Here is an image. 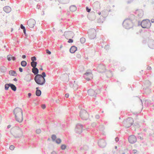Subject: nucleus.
<instances>
[{"instance_id":"f257e3e1","label":"nucleus","mask_w":154,"mask_h":154,"mask_svg":"<svg viewBox=\"0 0 154 154\" xmlns=\"http://www.w3.org/2000/svg\"><path fill=\"white\" fill-rule=\"evenodd\" d=\"M46 74L45 72H43L41 74H38L34 78V80L36 83L38 85H43L46 82L45 77H46Z\"/></svg>"},{"instance_id":"f03ea898","label":"nucleus","mask_w":154,"mask_h":154,"mask_svg":"<svg viewBox=\"0 0 154 154\" xmlns=\"http://www.w3.org/2000/svg\"><path fill=\"white\" fill-rule=\"evenodd\" d=\"M137 23L138 26H141V27L143 28L148 29L150 27L151 25L150 20L148 19L143 20L141 23H140V21H138Z\"/></svg>"},{"instance_id":"7ed1b4c3","label":"nucleus","mask_w":154,"mask_h":154,"mask_svg":"<svg viewBox=\"0 0 154 154\" xmlns=\"http://www.w3.org/2000/svg\"><path fill=\"white\" fill-rule=\"evenodd\" d=\"M80 117L83 120L90 121L91 120L89 119V114L87 111L85 109H81L79 112Z\"/></svg>"},{"instance_id":"20e7f679","label":"nucleus","mask_w":154,"mask_h":154,"mask_svg":"<svg viewBox=\"0 0 154 154\" xmlns=\"http://www.w3.org/2000/svg\"><path fill=\"white\" fill-rule=\"evenodd\" d=\"M123 27L127 29L132 28L133 26V22L128 18L125 19L122 23Z\"/></svg>"},{"instance_id":"39448f33","label":"nucleus","mask_w":154,"mask_h":154,"mask_svg":"<svg viewBox=\"0 0 154 154\" xmlns=\"http://www.w3.org/2000/svg\"><path fill=\"white\" fill-rule=\"evenodd\" d=\"M100 92V89L98 88L95 90L91 88L88 90V94L90 96L96 97L97 95Z\"/></svg>"},{"instance_id":"423d86ee","label":"nucleus","mask_w":154,"mask_h":154,"mask_svg":"<svg viewBox=\"0 0 154 154\" xmlns=\"http://www.w3.org/2000/svg\"><path fill=\"white\" fill-rule=\"evenodd\" d=\"M87 128L85 125L78 123L77 124L75 128V131L76 133L80 134L82 133L83 130L86 129Z\"/></svg>"},{"instance_id":"0eeeda50","label":"nucleus","mask_w":154,"mask_h":154,"mask_svg":"<svg viewBox=\"0 0 154 154\" xmlns=\"http://www.w3.org/2000/svg\"><path fill=\"white\" fill-rule=\"evenodd\" d=\"M14 114L15 115V117L17 116H23V111L22 109L19 107L16 108L13 110Z\"/></svg>"},{"instance_id":"6e6552de","label":"nucleus","mask_w":154,"mask_h":154,"mask_svg":"<svg viewBox=\"0 0 154 154\" xmlns=\"http://www.w3.org/2000/svg\"><path fill=\"white\" fill-rule=\"evenodd\" d=\"M88 33L89 37L91 39H94L96 36V32L95 29H89Z\"/></svg>"},{"instance_id":"1a4fd4ad","label":"nucleus","mask_w":154,"mask_h":154,"mask_svg":"<svg viewBox=\"0 0 154 154\" xmlns=\"http://www.w3.org/2000/svg\"><path fill=\"white\" fill-rule=\"evenodd\" d=\"M133 122V119L131 117H129L124 122L125 126L127 128H129L132 125Z\"/></svg>"},{"instance_id":"9d476101","label":"nucleus","mask_w":154,"mask_h":154,"mask_svg":"<svg viewBox=\"0 0 154 154\" xmlns=\"http://www.w3.org/2000/svg\"><path fill=\"white\" fill-rule=\"evenodd\" d=\"M93 76V74L90 72H86L84 75L85 79L88 81L91 80L92 79Z\"/></svg>"},{"instance_id":"9b49d317","label":"nucleus","mask_w":154,"mask_h":154,"mask_svg":"<svg viewBox=\"0 0 154 154\" xmlns=\"http://www.w3.org/2000/svg\"><path fill=\"white\" fill-rule=\"evenodd\" d=\"M137 17L140 18L142 17L143 15V11L142 9L137 10L134 12Z\"/></svg>"},{"instance_id":"f8f14e48","label":"nucleus","mask_w":154,"mask_h":154,"mask_svg":"<svg viewBox=\"0 0 154 154\" xmlns=\"http://www.w3.org/2000/svg\"><path fill=\"white\" fill-rule=\"evenodd\" d=\"M137 140L136 137L134 135H131L128 137L129 142L131 144L135 143L137 141Z\"/></svg>"},{"instance_id":"ddd939ff","label":"nucleus","mask_w":154,"mask_h":154,"mask_svg":"<svg viewBox=\"0 0 154 154\" xmlns=\"http://www.w3.org/2000/svg\"><path fill=\"white\" fill-rule=\"evenodd\" d=\"M35 23V21L34 19H31L28 21L27 24L29 27L32 28L34 27Z\"/></svg>"},{"instance_id":"4468645a","label":"nucleus","mask_w":154,"mask_h":154,"mask_svg":"<svg viewBox=\"0 0 154 154\" xmlns=\"http://www.w3.org/2000/svg\"><path fill=\"white\" fill-rule=\"evenodd\" d=\"M148 45L151 49H154V40L148 38Z\"/></svg>"},{"instance_id":"2eb2a0df","label":"nucleus","mask_w":154,"mask_h":154,"mask_svg":"<svg viewBox=\"0 0 154 154\" xmlns=\"http://www.w3.org/2000/svg\"><path fill=\"white\" fill-rule=\"evenodd\" d=\"M99 146L101 148H104L106 146V143L103 139H100L98 141Z\"/></svg>"},{"instance_id":"dca6fc26","label":"nucleus","mask_w":154,"mask_h":154,"mask_svg":"<svg viewBox=\"0 0 154 154\" xmlns=\"http://www.w3.org/2000/svg\"><path fill=\"white\" fill-rule=\"evenodd\" d=\"M151 85V83L149 80H146L144 83V85L146 86V88H144L143 89L144 90H148V91H149L150 89L149 88V87Z\"/></svg>"},{"instance_id":"f3484780","label":"nucleus","mask_w":154,"mask_h":154,"mask_svg":"<svg viewBox=\"0 0 154 154\" xmlns=\"http://www.w3.org/2000/svg\"><path fill=\"white\" fill-rule=\"evenodd\" d=\"M88 16L89 19L91 20H93L95 19L96 18L95 13L93 11H92L89 14Z\"/></svg>"},{"instance_id":"a211bd4d","label":"nucleus","mask_w":154,"mask_h":154,"mask_svg":"<svg viewBox=\"0 0 154 154\" xmlns=\"http://www.w3.org/2000/svg\"><path fill=\"white\" fill-rule=\"evenodd\" d=\"M98 69L101 70L100 71L101 72H105L106 70L105 66L102 64H100L98 66Z\"/></svg>"},{"instance_id":"6ab92c4d","label":"nucleus","mask_w":154,"mask_h":154,"mask_svg":"<svg viewBox=\"0 0 154 154\" xmlns=\"http://www.w3.org/2000/svg\"><path fill=\"white\" fill-rule=\"evenodd\" d=\"M77 50V47L74 45L72 46L69 49V52L72 54H73Z\"/></svg>"},{"instance_id":"aec40b11","label":"nucleus","mask_w":154,"mask_h":154,"mask_svg":"<svg viewBox=\"0 0 154 154\" xmlns=\"http://www.w3.org/2000/svg\"><path fill=\"white\" fill-rule=\"evenodd\" d=\"M32 72L35 75L37 76L39 73V70L37 68L35 67V66L32 69Z\"/></svg>"},{"instance_id":"412c9836","label":"nucleus","mask_w":154,"mask_h":154,"mask_svg":"<svg viewBox=\"0 0 154 154\" xmlns=\"http://www.w3.org/2000/svg\"><path fill=\"white\" fill-rule=\"evenodd\" d=\"M3 10L6 13H8L11 11V8L9 6H6L3 8Z\"/></svg>"},{"instance_id":"4be33fe9","label":"nucleus","mask_w":154,"mask_h":154,"mask_svg":"<svg viewBox=\"0 0 154 154\" xmlns=\"http://www.w3.org/2000/svg\"><path fill=\"white\" fill-rule=\"evenodd\" d=\"M9 74L10 75L14 76H16L17 75L16 71L14 70H10L9 71Z\"/></svg>"},{"instance_id":"5701e85b","label":"nucleus","mask_w":154,"mask_h":154,"mask_svg":"<svg viewBox=\"0 0 154 154\" xmlns=\"http://www.w3.org/2000/svg\"><path fill=\"white\" fill-rule=\"evenodd\" d=\"M15 118L16 121L20 123L22 122L23 120V116H17V117H15Z\"/></svg>"},{"instance_id":"b1692460","label":"nucleus","mask_w":154,"mask_h":154,"mask_svg":"<svg viewBox=\"0 0 154 154\" xmlns=\"http://www.w3.org/2000/svg\"><path fill=\"white\" fill-rule=\"evenodd\" d=\"M69 9L71 11L74 12L77 9V7L75 5H72L70 6Z\"/></svg>"},{"instance_id":"393cba45","label":"nucleus","mask_w":154,"mask_h":154,"mask_svg":"<svg viewBox=\"0 0 154 154\" xmlns=\"http://www.w3.org/2000/svg\"><path fill=\"white\" fill-rule=\"evenodd\" d=\"M10 87L14 91H15L17 90V87L15 85L12 83H10Z\"/></svg>"},{"instance_id":"a878e982","label":"nucleus","mask_w":154,"mask_h":154,"mask_svg":"<svg viewBox=\"0 0 154 154\" xmlns=\"http://www.w3.org/2000/svg\"><path fill=\"white\" fill-rule=\"evenodd\" d=\"M0 70L2 72L5 73L7 71V68L4 66H2L0 67Z\"/></svg>"},{"instance_id":"bb28decb","label":"nucleus","mask_w":154,"mask_h":154,"mask_svg":"<svg viewBox=\"0 0 154 154\" xmlns=\"http://www.w3.org/2000/svg\"><path fill=\"white\" fill-rule=\"evenodd\" d=\"M136 16L133 14H131L130 16V17L128 19L133 21H136V20H134L135 18V17Z\"/></svg>"},{"instance_id":"cd10ccee","label":"nucleus","mask_w":154,"mask_h":154,"mask_svg":"<svg viewBox=\"0 0 154 154\" xmlns=\"http://www.w3.org/2000/svg\"><path fill=\"white\" fill-rule=\"evenodd\" d=\"M41 94L42 92L40 90H37L36 91L35 94L36 96L39 97L41 96Z\"/></svg>"},{"instance_id":"c85d7f7f","label":"nucleus","mask_w":154,"mask_h":154,"mask_svg":"<svg viewBox=\"0 0 154 154\" xmlns=\"http://www.w3.org/2000/svg\"><path fill=\"white\" fill-rule=\"evenodd\" d=\"M58 1L63 4H67L69 2V0H58Z\"/></svg>"},{"instance_id":"c756f323","label":"nucleus","mask_w":154,"mask_h":154,"mask_svg":"<svg viewBox=\"0 0 154 154\" xmlns=\"http://www.w3.org/2000/svg\"><path fill=\"white\" fill-rule=\"evenodd\" d=\"M104 19L105 18H104L103 17H102V18H100L97 20V22L99 23H103V22Z\"/></svg>"},{"instance_id":"7c9ffc66","label":"nucleus","mask_w":154,"mask_h":154,"mask_svg":"<svg viewBox=\"0 0 154 154\" xmlns=\"http://www.w3.org/2000/svg\"><path fill=\"white\" fill-rule=\"evenodd\" d=\"M27 62L25 60H23L21 61L20 64L23 67H25L27 65Z\"/></svg>"},{"instance_id":"2f4dec72","label":"nucleus","mask_w":154,"mask_h":154,"mask_svg":"<svg viewBox=\"0 0 154 154\" xmlns=\"http://www.w3.org/2000/svg\"><path fill=\"white\" fill-rule=\"evenodd\" d=\"M80 149L81 150H87L88 149V146L86 145H84L83 147L80 148Z\"/></svg>"},{"instance_id":"473e14b6","label":"nucleus","mask_w":154,"mask_h":154,"mask_svg":"<svg viewBox=\"0 0 154 154\" xmlns=\"http://www.w3.org/2000/svg\"><path fill=\"white\" fill-rule=\"evenodd\" d=\"M10 83L6 84L5 85V89L6 90H8L10 87Z\"/></svg>"},{"instance_id":"72a5a7b5","label":"nucleus","mask_w":154,"mask_h":154,"mask_svg":"<svg viewBox=\"0 0 154 154\" xmlns=\"http://www.w3.org/2000/svg\"><path fill=\"white\" fill-rule=\"evenodd\" d=\"M37 63V62L32 63V62H31L30 63L31 65V66L32 67V68H33L34 67H35H35H36Z\"/></svg>"},{"instance_id":"f704fd0d","label":"nucleus","mask_w":154,"mask_h":154,"mask_svg":"<svg viewBox=\"0 0 154 154\" xmlns=\"http://www.w3.org/2000/svg\"><path fill=\"white\" fill-rule=\"evenodd\" d=\"M31 60L32 61L31 62H32V63H34V62H36L35 61L37 60L36 57L35 56L32 57H31Z\"/></svg>"},{"instance_id":"c9c22d12","label":"nucleus","mask_w":154,"mask_h":154,"mask_svg":"<svg viewBox=\"0 0 154 154\" xmlns=\"http://www.w3.org/2000/svg\"><path fill=\"white\" fill-rule=\"evenodd\" d=\"M80 41L82 44L84 43L85 42V39L84 37H82L80 39Z\"/></svg>"},{"instance_id":"e433bc0d","label":"nucleus","mask_w":154,"mask_h":154,"mask_svg":"<svg viewBox=\"0 0 154 154\" xmlns=\"http://www.w3.org/2000/svg\"><path fill=\"white\" fill-rule=\"evenodd\" d=\"M56 143L58 144H59L61 142V139L60 138H57L56 140L55 141Z\"/></svg>"},{"instance_id":"4c0bfd02","label":"nucleus","mask_w":154,"mask_h":154,"mask_svg":"<svg viewBox=\"0 0 154 154\" xmlns=\"http://www.w3.org/2000/svg\"><path fill=\"white\" fill-rule=\"evenodd\" d=\"M57 137L55 135L53 134L51 136V139L53 141H55L56 140V139Z\"/></svg>"},{"instance_id":"58836bf2","label":"nucleus","mask_w":154,"mask_h":154,"mask_svg":"<svg viewBox=\"0 0 154 154\" xmlns=\"http://www.w3.org/2000/svg\"><path fill=\"white\" fill-rule=\"evenodd\" d=\"M65 34L66 35H73V33L71 31H68L67 32H65Z\"/></svg>"},{"instance_id":"ea45409f","label":"nucleus","mask_w":154,"mask_h":154,"mask_svg":"<svg viewBox=\"0 0 154 154\" xmlns=\"http://www.w3.org/2000/svg\"><path fill=\"white\" fill-rule=\"evenodd\" d=\"M66 146L65 144H62L60 147L61 149L62 150H64L66 148Z\"/></svg>"},{"instance_id":"a19ab883","label":"nucleus","mask_w":154,"mask_h":154,"mask_svg":"<svg viewBox=\"0 0 154 154\" xmlns=\"http://www.w3.org/2000/svg\"><path fill=\"white\" fill-rule=\"evenodd\" d=\"M12 56L11 55H8L7 57V59L9 61H11L12 59Z\"/></svg>"},{"instance_id":"79ce46f5","label":"nucleus","mask_w":154,"mask_h":154,"mask_svg":"<svg viewBox=\"0 0 154 154\" xmlns=\"http://www.w3.org/2000/svg\"><path fill=\"white\" fill-rule=\"evenodd\" d=\"M15 148L14 146L13 145H11L9 146V149L11 150H13Z\"/></svg>"},{"instance_id":"37998d69","label":"nucleus","mask_w":154,"mask_h":154,"mask_svg":"<svg viewBox=\"0 0 154 154\" xmlns=\"http://www.w3.org/2000/svg\"><path fill=\"white\" fill-rule=\"evenodd\" d=\"M41 130L40 129H37L36 130V131H35L36 133L37 134H39L41 132Z\"/></svg>"},{"instance_id":"c03bdc74","label":"nucleus","mask_w":154,"mask_h":154,"mask_svg":"<svg viewBox=\"0 0 154 154\" xmlns=\"http://www.w3.org/2000/svg\"><path fill=\"white\" fill-rule=\"evenodd\" d=\"M86 10L88 12H90L91 11V8H89L88 7V6L86 7Z\"/></svg>"},{"instance_id":"a18cd8bd","label":"nucleus","mask_w":154,"mask_h":154,"mask_svg":"<svg viewBox=\"0 0 154 154\" xmlns=\"http://www.w3.org/2000/svg\"><path fill=\"white\" fill-rule=\"evenodd\" d=\"M20 26V28L23 30L26 29L25 27L22 24H21Z\"/></svg>"},{"instance_id":"49530a36","label":"nucleus","mask_w":154,"mask_h":154,"mask_svg":"<svg viewBox=\"0 0 154 154\" xmlns=\"http://www.w3.org/2000/svg\"><path fill=\"white\" fill-rule=\"evenodd\" d=\"M137 150L136 149H133L131 152V153L135 154L137 153Z\"/></svg>"},{"instance_id":"de8ad7c7","label":"nucleus","mask_w":154,"mask_h":154,"mask_svg":"<svg viewBox=\"0 0 154 154\" xmlns=\"http://www.w3.org/2000/svg\"><path fill=\"white\" fill-rule=\"evenodd\" d=\"M73 40L71 38H69L68 39V41L67 42L69 43H72L73 42Z\"/></svg>"},{"instance_id":"09e8293b","label":"nucleus","mask_w":154,"mask_h":154,"mask_svg":"<svg viewBox=\"0 0 154 154\" xmlns=\"http://www.w3.org/2000/svg\"><path fill=\"white\" fill-rule=\"evenodd\" d=\"M99 128L100 129V130L101 131H103L104 129L103 126L102 125H100Z\"/></svg>"},{"instance_id":"8fccbe9b","label":"nucleus","mask_w":154,"mask_h":154,"mask_svg":"<svg viewBox=\"0 0 154 154\" xmlns=\"http://www.w3.org/2000/svg\"><path fill=\"white\" fill-rule=\"evenodd\" d=\"M46 53L50 55L51 54V52L48 49L46 50Z\"/></svg>"},{"instance_id":"3c124183","label":"nucleus","mask_w":154,"mask_h":154,"mask_svg":"<svg viewBox=\"0 0 154 154\" xmlns=\"http://www.w3.org/2000/svg\"><path fill=\"white\" fill-rule=\"evenodd\" d=\"M147 41V42H148V39L147 38L146 39H144L143 41V43L144 44H146V41Z\"/></svg>"},{"instance_id":"603ef678","label":"nucleus","mask_w":154,"mask_h":154,"mask_svg":"<svg viewBox=\"0 0 154 154\" xmlns=\"http://www.w3.org/2000/svg\"><path fill=\"white\" fill-rule=\"evenodd\" d=\"M46 106L45 104H42L41 105V107L43 109H45L46 108Z\"/></svg>"},{"instance_id":"864d4df0","label":"nucleus","mask_w":154,"mask_h":154,"mask_svg":"<svg viewBox=\"0 0 154 154\" xmlns=\"http://www.w3.org/2000/svg\"><path fill=\"white\" fill-rule=\"evenodd\" d=\"M108 74H109L110 75V76L111 77L112 76V71H111L110 70H109L108 72Z\"/></svg>"},{"instance_id":"5fc2aeb1","label":"nucleus","mask_w":154,"mask_h":154,"mask_svg":"<svg viewBox=\"0 0 154 154\" xmlns=\"http://www.w3.org/2000/svg\"><path fill=\"white\" fill-rule=\"evenodd\" d=\"M12 59L13 61H14L16 60V58L14 56H12Z\"/></svg>"},{"instance_id":"6e6d98bb","label":"nucleus","mask_w":154,"mask_h":154,"mask_svg":"<svg viewBox=\"0 0 154 154\" xmlns=\"http://www.w3.org/2000/svg\"><path fill=\"white\" fill-rule=\"evenodd\" d=\"M41 8V6L40 4H38L36 6V8L38 9H39Z\"/></svg>"},{"instance_id":"4d7b16f0","label":"nucleus","mask_w":154,"mask_h":154,"mask_svg":"<svg viewBox=\"0 0 154 154\" xmlns=\"http://www.w3.org/2000/svg\"><path fill=\"white\" fill-rule=\"evenodd\" d=\"M23 32L24 35H25L26 36H27V34L26 33V29H24V30H23Z\"/></svg>"},{"instance_id":"13d9d810","label":"nucleus","mask_w":154,"mask_h":154,"mask_svg":"<svg viewBox=\"0 0 154 154\" xmlns=\"http://www.w3.org/2000/svg\"><path fill=\"white\" fill-rule=\"evenodd\" d=\"M81 55L79 54H77L76 55V57L79 58H80L81 57Z\"/></svg>"},{"instance_id":"bf43d9fd","label":"nucleus","mask_w":154,"mask_h":154,"mask_svg":"<svg viewBox=\"0 0 154 154\" xmlns=\"http://www.w3.org/2000/svg\"><path fill=\"white\" fill-rule=\"evenodd\" d=\"M19 70L20 72H22L23 71V69L21 67H19Z\"/></svg>"},{"instance_id":"052dcab7","label":"nucleus","mask_w":154,"mask_h":154,"mask_svg":"<svg viewBox=\"0 0 154 154\" xmlns=\"http://www.w3.org/2000/svg\"><path fill=\"white\" fill-rule=\"evenodd\" d=\"M109 45H106L104 47L105 49H106V50H107L109 48Z\"/></svg>"},{"instance_id":"680f3d73","label":"nucleus","mask_w":154,"mask_h":154,"mask_svg":"<svg viewBox=\"0 0 154 154\" xmlns=\"http://www.w3.org/2000/svg\"><path fill=\"white\" fill-rule=\"evenodd\" d=\"M115 140L116 142H118L119 140V138L118 137H116L115 138Z\"/></svg>"},{"instance_id":"e2e57ef3","label":"nucleus","mask_w":154,"mask_h":154,"mask_svg":"<svg viewBox=\"0 0 154 154\" xmlns=\"http://www.w3.org/2000/svg\"><path fill=\"white\" fill-rule=\"evenodd\" d=\"M92 126L93 127H95L96 126V124L95 123H93L92 124Z\"/></svg>"},{"instance_id":"0e129e2a","label":"nucleus","mask_w":154,"mask_h":154,"mask_svg":"<svg viewBox=\"0 0 154 154\" xmlns=\"http://www.w3.org/2000/svg\"><path fill=\"white\" fill-rule=\"evenodd\" d=\"M65 96L66 98H68L69 96V94L68 93H66L65 94Z\"/></svg>"},{"instance_id":"69168bd1","label":"nucleus","mask_w":154,"mask_h":154,"mask_svg":"<svg viewBox=\"0 0 154 154\" xmlns=\"http://www.w3.org/2000/svg\"><path fill=\"white\" fill-rule=\"evenodd\" d=\"M32 95L31 93H29L28 94V98H29Z\"/></svg>"},{"instance_id":"338daca9","label":"nucleus","mask_w":154,"mask_h":154,"mask_svg":"<svg viewBox=\"0 0 154 154\" xmlns=\"http://www.w3.org/2000/svg\"><path fill=\"white\" fill-rule=\"evenodd\" d=\"M100 118V116H99V115H97L95 116V118L96 119H99Z\"/></svg>"},{"instance_id":"774afa93","label":"nucleus","mask_w":154,"mask_h":154,"mask_svg":"<svg viewBox=\"0 0 154 154\" xmlns=\"http://www.w3.org/2000/svg\"><path fill=\"white\" fill-rule=\"evenodd\" d=\"M125 69H126V68L125 67H122L121 68V71H123L124 70H125Z\"/></svg>"}]
</instances>
